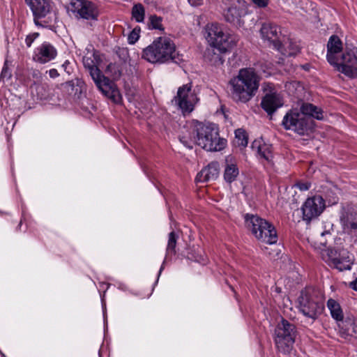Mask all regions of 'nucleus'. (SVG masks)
<instances>
[{
	"label": "nucleus",
	"instance_id": "nucleus-1",
	"mask_svg": "<svg viewBox=\"0 0 357 357\" xmlns=\"http://www.w3.org/2000/svg\"><path fill=\"white\" fill-rule=\"evenodd\" d=\"M188 132L181 136L180 141L189 149L195 143L208 151H220L227 145V140L220 137L218 128L213 123L197 122L190 126Z\"/></svg>",
	"mask_w": 357,
	"mask_h": 357
},
{
	"label": "nucleus",
	"instance_id": "nucleus-2",
	"mask_svg": "<svg viewBox=\"0 0 357 357\" xmlns=\"http://www.w3.org/2000/svg\"><path fill=\"white\" fill-rule=\"evenodd\" d=\"M327 60L337 70L350 77H357V55L356 50L341 54L342 43L338 36L333 35L327 44Z\"/></svg>",
	"mask_w": 357,
	"mask_h": 357
},
{
	"label": "nucleus",
	"instance_id": "nucleus-3",
	"mask_svg": "<svg viewBox=\"0 0 357 357\" xmlns=\"http://www.w3.org/2000/svg\"><path fill=\"white\" fill-rule=\"evenodd\" d=\"M260 78L253 68H245L238 71L229 81L232 98L236 102H246L256 93Z\"/></svg>",
	"mask_w": 357,
	"mask_h": 357
},
{
	"label": "nucleus",
	"instance_id": "nucleus-4",
	"mask_svg": "<svg viewBox=\"0 0 357 357\" xmlns=\"http://www.w3.org/2000/svg\"><path fill=\"white\" fill-rule=\"evenodd\" d=\"M143 58L150 63L180 61L174 42L167 37H159L143 51Z\"/></svg>",
	"mask_w": 357,
	"mask_h": 357
},
{
	"label": "nucleus",
	"instance_id": "nucleus-5",
	"mask_svg": "<svg viewBox=\"0 0 357 357\" xmlns=\"http://www.w3.org/2000/svg\"><path fill=\"white\" fill-rule=\"evenodd\" d=\"M299 311L314 321L323 312L324 303L318 290L307 287L301 291L298 298Z\"/></svg>",
	"mask_w": 357,
	"mask_h": 357
},
{
	"label": "nucleus",
	"instance_id": "nucleus-6",
	"mask_svg": "<svg viewBox=\"0 0 357 357\" xmlns=\"http://www.w3.org/2000/svg\"><path fill=\"white\" fill-rule=\"evenodd\" d=\"M245 221L252 234L259 241L275 244L278 241V235L275 227L266 220L252 214H246Z\"/></svg>",
	"mask_w": 357,
	"mask_h": 357
},
{
	"label": "nucleus",
	"instance_id": "nucleus-7",
	"mask_svg": "<svg viewBox=\"0 0 357 357\" xmlns=\"http://www.w3.org/2000/svg\"><path fill=\"white\" fill-rule=\"evenodd\" d=\"M296 334V326L282 318L277 324L273 335L278 351L284 354H289L294 348Z\"/></svg>",
	"mask_w": 357,
	"mask_h": 357
},
{
	"label": "nucleus",
	"instance_id": "nucleus-8",
	"mask_svg": "<svg viewBox=\"0 0 357 357\" xmlns=\"http://www.w3.org/2000/svg\"><path fill=\"white\" fill-rule=\"evenodd\" d=\"M25 2L33 13V21L36 26L44 28L54 26L57 17L48 0H25Z\"/></svg>",
	"mask_w": 357,
	"mask_h": 357
},
{
	"label": "nucleus",
	"instance_id": "nucleus-9",
	"mask_svg": "<svg viewBox=\"0 0 357 357\" xmlns=\"http://www.w3.org/2000/svg\"><path fill=\"white\" fill-rule=\"evenodd\" d=\"M205 32V37L210 45L220 52H225L233 47V39L225 34L218 24H207Z\"/></svg>",
	"mask_w": 357,
	"mask_h": 357
},
{
	"label": "nucleus",
	"instance_id": "nucleus-10",
	"mask_svg": "<svg viewBox=\"0 0 357 357\" xmlns=\"http://www.w3.org/2000/svg\"><path fill=\"white\" fill-rule=\"evenodd\" d=\"M173 102L181 110L183 115L190 114L195 109L199 98L196 93L192 90L190 83L184 84L178 89L177 94Z\"/></svg>",
	"mask_w": 357,
	"mask_h": 357
},
{
	"label": "nucleus",
	"instance_id": "nucleus-11",
	"mask_svg": "<svg viewBox=\"0 0 357 357\" xmlns=\"http://www.w3.org/2000/svg\"><path fill=\"white\" fill-rule=\"evenodd\" d=\"M231 6L224 13L227 22L241 27L244 24L243 17L248 13V6L244 0H225Z\"/></svg>",
	"mask_w": 357,
	"mask_h": 357
},
{
	"label": "nucleus",
	"instance_id": "nucleus-12",
	"mask_svg": "<svg viewBox=\"0 0 357 357\" xmlns=\"http://www.w3.org/2000/svg\"><path fill=\"white\" fill-rule=\"evenodd\" d=\"M70 10L76 17L89 21H97L99 15L98 6L88 0L73 1Z\"/></svg>",
	"mask_w": 357,
	"mask_h": 357
},
{
	"label": "nucleus",
	"instance_id": "nucleus-13",
	"mask_svg": "<svg viewBox=\"0 0 357 357\" xmlns=\"http://www.w3.org/2000/svg\"><path fill=\"white\" fill-rule=\"evenodd\" d=\"M325 208V201L319 195L309 197L303 203L301 210L303 220L309 223L321 215Z\"/></svg>",
	"mask_w": 357,
	"mask_h": 357
},
{
	"label": "nucleus",
	"instance_id": "nucleus-14",
	"mask_svg": "<svg viewBox=\"0 0 357 357\" xmlns=\"http://www.w3.org/2000/svg\"><path fill=\"white\" fill-rule=\"evenodd\" d=\"M308 118L297 110H292L284 116L282 125L287 130H292L300 135H303L307 130Z\"/></svg>",
	"mask_w": 357,
	"mask_h": 357
},
{
	"label": "nucleus",
	"instance_id": "nucleus-15",
	"mask_svg": "<svg viewBox=\"0 0 357 357\" xmlns=\"http://www.w3.org/2000/svg\"><path fill=\"white\" fill-rule=\"evenodd\" d=\"M102 93L112 101L118 103L121 100V96L114 82L102 74L98 79H93Z\"/></svg>",
	"mask_w": 357,
	"mask_h": 357
},
{
	"label": "nucleus",
	"instance_id": "nucleus-16",
	"mask_svg": "<svg viewBox=\"0 0 357 357\" xmlns=\"http://www.w3.org/2000/svg\"><path fill=\"white\" fill-rule=\"evenodd\" d=\"M56 56L57 50L55 47L45 41L35 48L32 59L36 63L45 64L54 59Z\"/></svg>",
	"mask_w": 357,
	"mask_h": 357
},
{
	"label": "nucleus",
	"instance_id": "nucleus-17",
	"mask_svg": "<svg viewBox=\"0 0 357 357\" xmlns=\"http://www.w3.org/2000/svg\"><path fill=\"white\" fill-rule=\"evenodd\" d=\"M261 37L273 45L277 50H281V31L275 24L264 23L260 29Z\"/></svg>",
	"mask_w": 357,
	"mask_h": 357
},
{
	"label": "nucleus",
	"instance_id": "nucleus-18",
	"mask_svg": "<svg viewBox=\"0 0 357 357\" xmlns=\"http://www.w3.org/2000/svg\"><path fill=\"white\" fill-rule=\"evenodd\" d=\"M261 105L268 114L271 115L283 105V101L279 93L271 92L263 98Z\"/></svg>",
	"mask_w": 357,
	"mask_h": 357
},
{
	"label": "nucleus",
	"instance_id": "nucleus-19",
	"mask_svg": "<svg viewBox=\"0 0 357 357\" xmlns=\"http://www.w3.org/2000/svg\"><path fill=\"white\" fill-rule=\"evenodd\" d=\"M219 172L220 167L218 162H211L197 174L195 179L197 182L214 181L218 178Z\"/></svg>",
	"mask_w": 357,
	"mask_h": 357
},
{
	"label": "nucleus",
	"instance_id": "nucleus-20",
	"mask_svg": "<svg viewBox=\"0 0 357 357\" xmlns=\"http://www.w3.org/2000/svg\"><path fill=\"white\" fill-rule=\"evenodd\" d=\"M239 174V169L237 165L236 159L229 155L225 158V165L224 170V179L228 183H231L234 181Z\"/></svg>",
	"mask_w": 357,
	"mask_h": 357
},
{
	"label": "nucleus",
	"instance_id": "nucleus-21",
	"mask_svg": "<svg viewBox=\"0 0 357 357\" xmlns=\"http://www.w3.org/2000/svg\"><path fill=\"white\" fill-rule=\"evenodd\" d=\"M252 149L257 153L261 159H264L268 163H272L273 153L271 145L261 140H255L252 142Z\"/></svg>",
	"mask_w": 357,
	"mask_h": 357
},
{
	"label": "nucleus",
	"instance_id": "nucleus-22",
	"mask_svg": "<svg viewBox=\"0 0 357 357\" xmlns=\"http://www.w3.org/2000/svg\"><path fill=\"white\" fill-rule=\"evenodd\" d=\"M300 114H303L307 118L311 116L318 120L324 119L322 109L311 103H303Z\"/></svg>",
	"mask_w": 357,
	"mask_h": 357
},
{
	"label": "nucleus",
	"instance_id": "nucleus-23",
	"mask_svg": "<svg viewBox=\"0 0 357 357\" xmlns=\"http://www.w3.org/2000/svg\"><path fill=\"white\" fill-rule=\"evenodd\" d=\"M322 259L330 266H334L336 268L340 271L347 268L345 267H342V261L337 257V253L335 250L328 249L324 250L322 252Z\"/></svg>",
	"mask_w": 357,
	"mask_h": 357
},
{
	"label": "nucleus",
	"instance_id": "nucleus-24",
	"mask_svg": "<svg viewBox=\"0 0 357 357\" xmlns=\"http://www.w3.org/2000/svg\"><path fill=\"white\" fill-rule=\"evenodd\" d=\"M281 40V50H278L284 56H295L300 52V47L296 43L293 42L291 39H287L284 42Z\"/></svg>",
	"mask_w": 357,
	"mask_h": 357
},
{
	"label": "nucleus",
	"instance_id": "nucleus-25",
	"mask_svg": "<svg viewBox=\"0 0 357 357\" xmlns=\"http://www.w3.org/2000/svg\"><path fill=\"white\" fill-rule=\"evenodd\" d=\"M328 308L331 314L336 321H342L343 313L339 303L333 299H329L327 302Z\"/></svg>",
	"mask_w": 357,
	"mask_h": 357
},
{
	"label": "nucleus",
	"instance_id": "nucleus-26",
	"mask_svg": "<svg viewBox=\"0 0 357 357\" xmlns=\"http://www.w3.org/2000/svg\"><path fill=\"white\" fill-rule=\"evenodd\" d=\"M178 238V235L174 231H172L169 234L166 248V258L176 255V246Z\"/></svg>",
	"mask_w": 357,
	"mask_h": 357
},
{
	"label": "nucleus",
	"instance_id": "nucleus-27",
	"mask_svg": "<svg viewBox=\"0 0 357 357\" xmlns=\"http://www.w3.org/2000/svg\"><path fill=\"white\" fill-rule=\"evenodd\" d=\"M84 66L88 70L93 79H98V76L102 74L100 69L95 65L93 60L90 58L84 59Z\"/></svg>",
	"mask_w": 357,
	"mask_h": 357
},
{
	"label": "nucleus",
	"instance_id": "nucleus-28",
	"mask_svg": "<svg viewBox=\"0 0 357 357\" xmlns=\"http://www.w3.org/2000/svg\"><path fill=\"white\" fill-rule=\"evenodd\" d=\"M132 18L137 22H142L145 17V9L142 4H135L132 9Z\"/></svg>",
	"mask_w": 357,
	"mask_h": 357
},
{
	"label": "nucleus",
	"instance_id": "nucleus-29",
	"mask_svg": "<svg viewBox=\"0 0 357 357\" xmlns=\"http://www.w3.org/2000/svg\"><path fill=\"white\" fill-rule=\"evenodd\" d=\"M188 258L189 259L193 260L195 261L205 264L206 259L205 258V255H204L202 249L197 248V250L193 249L188 254Z\"/></svg>",
	"mask_w": 357,
	"mask_h": 357
},
{
	"label": "nucleus",
	"instance_id": "nucleus-30",
	"mask_svg": "<svg viewBox=\"0 0 357 357\" xmlns=\"http://www.w3.org/2000/svg\"><path fill=\"white\" fill-rule=\"evenodd\" d=\"M162 22V17L156 15H152L149 18V26L151 29L163 31L164 27Z\"/></svg>",
	"mask_w": 357,
	"mask_h": 357
},
{
	"label": "nucleus",
	"instance_id": "nucleus-31",
	"mask_svg": "<svg viewBox=\"0 0 357 357\" xmlns=\"http://www.w3.org/2000/svg\"><path fill=\"white\" fill-rule=\"evenodd\" d=\"M236 143L238 146L245 147L248 145V139L246 132L243 129H237L235 131Z\"/></svg>",
	"mask_w": 357,
	"mask_h": 357
},
{
	"label": "nucleus",
	"instance_id": "nucleus-32",
	"mask_svg": "<svg viewBox=\"0 0 357 357\" xmlns=\"http://www.w3.org/2000/svg\"><path fill=\"white\" fill-rule=\"evenodd\" d=\"M345 229H350L351 231L357 230V217L351 219L347 218L344 223Z\"/></svg>",
	"mask_w": 357,
	"mask_h": 357
},
{
	"label": "nucleus",
	"instance_id": "nucleus-33",
	"mask_svg": "<svg viewBox=\"0 0 357 357\" xmlns=\"http://www.w3.org/2000/svg\"><path fill=\"white\" fill-rule=\"evenodd\" d=\"M40 33L38 32H34L29 33L26 36L25 43L27 47H31L33 43L39 37Z\"/></svg>",
	"mask_w": 357,
	"mask_h": 357
},
{
	"label": "nucleus",
	"instance_id": "nucleus-34",
	"mask_svg": "<svg viewBox=\"0 0 357 357\" xmlns=\"http://www.w3.org/2000/svg\"><path fill=\"white\" fill-rule=\"evenodd\" d=\"M139 38V31H137L135 29H133L130 34L128 35V43L130 44H134Z\"/></svg>",
	"mask_w": 357,
	"mask_h": 357
},
{
	"label": "nucleus",
	"instance_id": "nucleus-35",
	"mask_svg": "<svg viewBox=\"0 0 357 357\" xmlns=\"http://www.w3.org/2000/svg\"><path fill=\"white\" fill-rule=\"evenodd\" d=\"M252 1L259 8H266L269 3V0H252Z\"/></svg>",
	"mask_w": 357,
	"mask_h": 357
},
{
	"label": "nucleus",
	"instance_id": "nucleus-36",
	"mask_svg": "<svg viewBox=\"0 0 357 357\" xmlns=\"http://www.w3.org/2000/svg\"><path fill=\"white\" fill-rule=\"evenodd\" d=\"M296 186L301 190L305 191L309 190L310 185L307 183H298Z\"/></svg>",
	"mask_w": 357,
	"mask_h": 357
},
{
	"label": "nucleus",
	"instance_id": "nucleus-37",
	"mask_svg": "<svg viewBox=\"0 0 357 357\" xmlns=\"http://www.w3.org/2000/svg\"><path fill=\"white\" fill-rule=\"evenodd\" d=\"M70 61H66L63 64H62V68H63V70L68 74V75H70L72 73V68L70 67Z\"/></svg>",
	"mask_w": 357,
	"mask_h": 357
},
{
	"label": "nucleus",
	"instance_id": "nucleus-38",
	"mask_svg": "<svg viewBox=\"0 0 357 357\" xmlns=\"http://www.w3.org/2000/svg\"><path fill=\"white\" fill-rule=\"evenodd\" d=\"M48 73L51 78H56L59 76V73L55 68H52L50 70H48Z\"/></svg>",
	"mask_w": 357,
	"mask_h": 357
},
{
	"label": "nucleus",
	"instance_id": "nucleus-39",
	"mask_svg": "<svg viewBox=\"0 0 357 357\" xmlns=\"http://www.w3.org/2000/svg\"><path fill=\"white\" fill-rule=\"evenodd\" d=\"M7 76L8 77H10V73H8V68L6 67H3V69H2L1 73V77H6Z\"/></svg>",
	"mask_w": 357,
	"mask_h": 357
},
{
	"label": "nucleus",
	"instance_id": "nucleus-40",
	"mask_svg": "<svg viewBox=\"0 0 357 357\" xmlns=\"http://www.w3.org/2000/svg\"><path fill=\"white\" fill-rule=\"evenodd\" d=\"M188 1L193 6H198L202 3V0H188Z\"/></svg>",
	"mask_w": 357,
	"mask_h": 357
},
{
	"label": "nucleus",
	"instance_id": "nucleus-41",
	"mask_svg": "<svg viewBox=\"0 0 357 357\" xmlns=\"http://www.w3.org/2000/svg\"><path fill=\"white\" fill-rule=\"evenodd\" d=\"M349 287L354 290L357 291V278L355 280L350 282Z\"/></svg>",
	"mask_w": 357,
	"mask_h": 357
},
{
	"label": "nucleus",
	"instance_id": "nucleus-42",
	"mask_svg": "<svg viewBox=\"0 0 357 357\" xmlns=\"http://www.w3.org/2000/svg\"><path fill=\"white\" fill-rule=\"evenodd\" d=\"M115 67V65L113 63H110L107 66L106 72L109 71L112 68H114Z\"/></svg>",
	"mask_w": 357,
	"mask_h": 357
},
{
	"label": "nucleus",
	"instance_id": "nucleus-43",
	"mask_svg": "<svg viewBox=\"0 0 357 357\" xmlns=\"http://www.w3.org/2000/svg\"><path fill=\"white\" fill-rule=\"evenodd\" d=\"M66 84L69 86H70V87H72V88H73L74 85H75L74 82L73 80L68 81V82H66Z\"/></svg>",
	"mask_w": 357,
	"mask_h": 357
},
{
	"label": "nucleus",
	"instance_id": "nucleus-44",
	"mask_svg": "<svg viewBox=\"0 0 357 357\" xmlns=\"http://www.w3.org/2000/svg\"><path fill=\"white\" fill-rule=\"evenodd\" d=\"M22 221H20L17 227V229L19 230L21 229V227H22Z\"/></svg>",
	"mask_w": 357,
	"mask_h": 357
},
{
	"label": "nucleus",
	"instance_id": "nucleus-45",
	"mask_svg": "<svg viewBox=\"0 0 357 357\" xmlns=\"http://www.w3.org/2000/svg\"><path fill=\"white\" fill-rule=\"evenodd\" d=\"M162 269H163V266H162L160 267V271H159V275L161 273V272H162Z\"/></svg>",
	"mask_w": 357,
	"mask_h": 357
}]
</instances>
